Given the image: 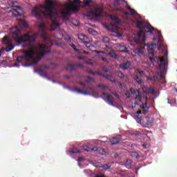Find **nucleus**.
<instances>
[{
  "instance_id": "obj_8",
  "label": "nucleus",
  "mask_w": 177,
  "mask_h": 177,
  "mask_svg": "<svg viewBox=\"0 0 177 177\" xmlns=\"http://www.w3.org/2000/svg\"><path fill=\"white\" fill-rule=\"evenodd\" d=\"M143 121L144 127H145V128H149V127H153L154 119H153V118H145Z\"/></svg>"
},
{
  "instance_id": "obj_42",
  "label": "nucleus",
  "mask_w": 177,
  "mask_h": 177,
  "mask_svg": "<svg viewBox=\"0 0 177 177\" xmlns=\"http://www.w3.org/2000/svg\"><path fill=\"white\" fill-rule=\"evenodd\" d=\"M87 81L88 82H91V81H95V79H93V77H91V76H88V77H87Z\"/></svg>"
},
{
  "instance_id": "obj_12",
  "label": "nucleus",
  "mask_w": 177,
  "mask_h": 177,
  "mask_svg": "<svg viewBox=\"0 0 177 177\" xmlns=\"http://www.w3.org/2000/svg\"><path fill=\"white\" fill-rule=\"evenodd\" d=\"M86 73H88V74H92V75H100V77H103V73H100V71L95 72L92 71L91 69H86Z\"/></svg>"
},
{
  "instance_id": "obj_6",
  "label": "nucleus",
  "mask_w": 177,
  "mask_h": 177,
  "mask_svg": "<svg viewBox=\"0 0 177 177\" xmlns=\"http://www.w3.org/2000/svg\"><path fill=\"white\" fill-rule=\"evenodd\" d=\"M103 9L102 8H97L95 10L87 12L84 14L86 17H91V19H97V17H102V12Z\"/></svg>"
},
{
  "instance_id": "obj_50",
  "label": "nucleus",
  "mask_w": 177,
  "mask_h": 177,
  "mask_svg": "<svg viewBox=\"0 0 177 177\" xmlns=\"http://www.w3.org/2000/svg\"><path fill=\"white\" fill-rule=\"evenodd\" d=\"M137 71H138V74H140V75H142L143 71H140V69H137Z\"/></svg>"
},
{
  "instance_id": "obj_44",
  "label": "nucleus",
  "mask_w": 177,
  "mask_h": 177,
  "mask_svg": "<svg viewBox=\"0 0 177 177\" xmlns=\"http://www.w3.org/2000/svg\"><path fill=\"white\" fill-rule=\"evenodd\" d=\"M71 153H80V151H78V149H73L71 150Z\"/></svg>"
},
{
  "instance_id": "obj_4",
  "label": "nucleus",
  "mask_w": 177,
  "mask_h": 177,
  "mask_svg": "<svg viewBox=\"0 0 177 177\" xmlns=\"http://www.w3.org/2000/svg\"><path fill=\"white\" fill-rule=\"evenodd\" d=\"M137 28H143L140 30L133 38V41L136 44L142 45L146 41V33H149L151 35L153 31H154V27L151 26L150 24L143 22L142 21H136Z\"/></svg>"
},
{
  "instance_id": "obj_2",
  "label": "nucleus",
  "mask_w": 177,
  "mask_h": 177,
  "mask_svg": "<svg viewBox=\"0 0 177 177\" xmlns=\"http://www.w3.org/2000/svg\"><path fill=\"white\" fill-rule=\"evenodd\" d=\"M19 24V26H15V28H12L10 30L15 41L18 42V44H21L22 42H35V39L37 37V33L30 35L29 32H27L20 37V34H21L23 27L27 28V27H28V23L25 20L21 19Z\"/></svg>"
},
{
  "instance_id": "obj_46",
  "label": "nucleus",
  "mask_w": 177,
  "mask_h": 177,
  "mask_svg": "<svg viewBox=\"0 0 177 177\" xmlns=\"http://www.w3.org/2000/svg\"><path fill=\"white\" fill-rule=\"evenodd\" d=\"M102 70L104 71V73H109V69L106 66H103Z\"/></svg>"
},
{
  "instance_id": "obj_5",
  "label": "nucleus",
  "mask_w": 177,
  "mask_h": 177,
  "mask_svg": "<svg viewBox=\"0 0 177 177\" xmlns=\"http://www.w3.org/2000/svg\"><path fill=\"white\" fill-rule=\"evenodd\" d=\"M80 10V8L77 6H75L74 3H71L69 6L66 8L65 10L60 11L59 14L61 15L63 19H66L67 16H70L71 12H78Z\"/></svg>"
},
{
  "instance_id": "obj_41",
  "label": "nucleus",
  "mask_w": 177,
  "mask_h": 177,
  "mask_svg": "<svg viewBox=\"0 0 177 177\" xmlns=\"http://www.w3.org/2000/svg\"><path fill=\"white\" fill-rule=\"evenodd\" d=\"M102 168H104V169H109V168H110V166L107 164H105L102 166Z\"/></svg>"
},
{
  "instance_id": "obj_54",
  "label": "nucleus",
  "mask_w": 177,
  "mask_h": 177,
  "mask_svg": "<svg viewBox=\"0 0 177 177\" xmlns=\"http://www.w3.org/2000/svg\"><path fill=\"white\" fill-rule=\"evenodd\" d=\"M104 41L105 42H109V39L107 37H104Z\"/></svg>"
},
{
  "instance_id": "obj_29",
  "label": "nucleus",
  "mask_w": 177,
  "mask_h": 177,
  "mask_svg": "<svg viewBox=\"0 0 177 177\" xmlns=\"http://www.w3.org/2000/svg\"><path fill=\"white\" fill-rule=\"evenodd\" d=\"M133 79L135 80V81H136V82H138V84H142V80L140 79L138 75H135L133 77Z\"/></svg>"
},
{
  "instance_id": "obj_39",
  "label": "nucleus",
  "mask_w": 177,
  "mask_h": 177,
  "mask_svg": "<svg viewBox=\"0 0 177 177\" xmlns=\"http://www.w3.org/2000/svg\"><path fill=\"white\" fill-rule=\"evenodd\" d=\"M102 77H104V78H106V80H110V78H111V75H102Z\"/></svg>"
},
{
  "instance_id": "obj_28",
  "label": "nucleus",
  "mask_w": 177,
  "mask_h": 177,
  "mask_svg": "<svg viewBox=\"0 0 177 177\" xmlns=\"http://www.w3.org/2000/svg\"><path fill=\"white\" fill-rule=\"evenodd\" d=\"M13 49H15L13 45H9L6 48V52H10V50H13Z\"/></svg>"
},
{
  "instance_id": "obj_20",
  "label": "nucleus",
  "mask_w": 177,
  "mask_h": 177,
  "mask_svg": "<svg viewBox=\"0 0 177 177\" xmlns=\"http://www.w3.org/2000/svg\"><path fill=\"white\" fill-rule=\"evenodd\" d=\"M133 52L136 55H138V56H142V55H143V51L141 48H136L133 50Z\"/></svg>"
},
{
  "instance_id": "obj_60",
  "label": "nucleus",
  "mask_w": 177,
  "mask_h": 177,
  "mask_svg": "<svg viewBox=\"0 0 177 177\" xmlns=\"http://www.w3.org/2000/svg\"><path fill=\"white\" fill-rule=\"evenodd\" d=\"M115 6H118V0H115Z\"/></svg>"
},
{
  "instance_id": "obj_21",
  "label": "nucleus",
  "mask_w": 177,
  "mask_h": 177,
  "mask_svg": "<svg viewBox=\"0 0 177 177\" xmlns=\"http://www.w3.org/2000/svg\"><path fill=\"white\" fill-rule=\"evenodd\" d=\"M142 92L145 93V95H149V93H150L149 88L145 86H142Z\"/></svg>"
},
{
  "instance_id": "obj_11",
  "label": "nucleus",
  "mask_w": 177,
  "mask_h": 177,
  "mask_svg": "<svg viewBox=\"0 0 177 177\" xmlns=\"http://www.w3.org/2000/svg\"><path fill=\"white\" fill-rule=\"evenodd\" d=\"M129 67H131V62L129 61L120 64V68H122V70H128Z\"/></svg>"
},
{
  "instance_id": "obj_38",
  "label": "nucleus",
  "mask_w": 177,
  "mask_h": 177,
  "mask_svg": "<svg viewBox=\"0 0 177 177\" xmlns=\"http://www.w3.org/2000/svg\"><path fill=\"white\" fill-rule=\"evenodd\" d=\"M130 92L131 93H132V95H136V92H139L138 90H135L133 88H131L130 89Z\"/></svg>"
},
{
  "instance_id": "obj_35",
  "label": "nucleus",
  "mask_w": 177,
  "mask_h": 177,
  "mask_svg": "<svg viewBox=\"0 0 177 177\" xmlns=\"http://www.w3.org/2000/svg\"><path fill=\"white\" fill-rule=\"evenodd\" d=\"M149 93L154 95V93H156V90H154V88H153L151 87H149Z\"/></svg>"
},
{
  "instance_id": "obj_63",
  "label": "nucleus",
  "mask_w": 177,
  "mask_h": 177,
  "mask_svg": "<svg viewBox=\"0 0 177 177\" xmlns=\"http://www.w3.org/2000/svg\"><path fill=\"white\" fill-rule=\"evenodd\" d=\"M77 59H79V60H84V57L79 56V57H77Z\"/></svg>"
},
{
  "instance_id": "obj_62",
  "label": "nucleus",
  "mask_w": 177,
  "mask_h": 177,
  "mask_svg": "<svg viewBox=\"0 0 177 177\" xmlns=\"http://www.w3.org/2000/svg\"><path fill=\"white\" fill-rule=\"evenodd\" d=\"M84 44L85 46H88V45H89V41H84Z\"/></svg>"
},
{
  "instance_id": "obj_53",
  "label": "nucleus",
  "mask_w": 177,
  "mask_h": 177,
  "mask_svg": "<svg viewBox=\"0 0 177 177\" xmlns=\"http://www.w3.org/2000/svg\"><path fill=\"white\" fill-rule=\"evenodd\" d=\"M80 53H84V55H89V52L83 50V52L80 51Z\"/></svg>"
},
{
  "instance_id": "obj_10",
  "label": "nucleus",
  "mask_w": 177,
  "mask_h": 177,
  "mask_svg": "<svg viewBox=\"0 0 177 177\" xmlns=\"http://www.w3.org/2000/svg\"><path fill=\"white\" fill-rule=\"evenodd\" d=\"M111 26H117L120 23V20L118 19V17L115 16L111 15Z\"/></svg>"
},
{
  "instance_id": "obj_16",
  "label": "nucleus",
  "mask_w": 177,
  "mask_h": 177,
  "mask_svg": "<svg viewBox=\"0 0 177 177\" xmlns=\"http://www.w3.org/2000/svg\"><path fill=\"white\" fill-rule=\"evenodd\" d=\"M141 109L142 110L143 114H146L147 113V110H149V107H147V102H145V104L141 106Z\"/></svg>"
},
{
  "instance_id": "obj_61",
  "label": "nucleus",
  "mask_w": 177,
  "mask_h": 177,
  "mask_svg": "<svg viewBox=\"0 0 177 177\" xmlns=\"http://www.w3.org/2000/svg\"><path fill=\"white\" fill-rule=\"evenodd\" d=\"M147 146H149L147 144L142 145V147H144V149H147Z\"/></svg>"
},
{
  "instance_id": "obj_43",
  "label": "nucleus",
  "mask_w": 177,
  "mask_h": 177,
  "mask_svg": "<svg viewBox=\"0 0 177 177\" xmlns=\"http://www.w3.org/2000/svg\"><path fill=\"white\" fill-rule=\"evenodd\" d=\"M144 135H147V137H149L148 133H151V131H149L147 130H144L143 131Z\"/></svg>"
},
{
  "instance_id": "obj_32",
  "label": "nucleus",
  "mask_w": 177,
  "mask_h": 177,
  "mask_svg": "<svg viewBox=\"0 0 177 177\" xmlns=\"http://www.w3.org/2000/svg\"><path fill=\"white\" fill-rule=\"evenodd\" d=\"M88 32L89 34H95V30H93V28H89L88 29Z\"/></svg>"
},
{
  "instance_id": "obj_47",
  "label": "nucleus",
  "mask_w": 177,
  "mask_h": 177,
  "mask_svg": "<svg viewBox=\"0 0 177 177\" xmlns=\"http://www.w3.org/2000/svg\"><path fill=\"white\" fill-rule=\"evenodd\" d=\"M39 27L40 28H45V24H39Z\"/></svg>"
},
{
  "instance_id": "obj_31",
  "label": "nucleus",
  "mask_w": 177,
  "mask_h": 177,
  "mask_svg": "<svg viewBox=\"0 0 177 177\" xmlns=\"http://www.w3.org/2000/svg\"><path fill=\"white\" fill-rule=\"evenodd\" d=\"M73 91H75L76 92H77L78 93H84V91L81 90V89H78L77 87H75V88H73Z\"/></svg>"
},
{
  "instance_id": "obj_58",
  "label": "nucleus",
  "mask_w": 177,
  "mask_h": 177,
  "mask_svg": "<svg viewBox=\"0 0 177 177\" xmlns=\"http://www.w3.org/2000/svg\"><path fill=\"white\" fill-rule=\"evenodd\" d=\"M73 50H74L75 52H80V53H81V50L77 49V47H75V48H73Z\"/></svg>"
},
{
  "instance_id": "obj_57",
  "label": "nucleus",
  "mask_w": 177,
  "mask_h": 177,
  "mask_svg": "<svg viewBox=\"0 0 177 177\" xmlns=\"http://www.w3.org/2000/svg\"><path fill=\"white\" fill-rule=\"evenodd\" d=\"M86 88H87L88 89H89L90 91H93V87H91L89 86H86Z\"/></svg>"
},
{
  "instance_id": "obj_48",
  "label": "nucleus",
  "mask_w": 177,
  "mask_h": 177,
  "mask_svg": "<svg viewBox=\"0 0 177 177\" xmlns=\"http://www.w3.org/2000/svg\"><path fill=\"white\" fill-rule=\"evenodd\" d=\"M108 80H109V81H111V82H115V79L113 78V77H111V75L110 79H108Z\"/></svg>"
},
{
  "instance_id": "obj_25",
  "label": "nucleus",
  "mask_w": 177,
  "mask_h": 177,
  "mask_svg": "<svg viewBox=\"0 0 177 177\" xmlns=\"http://www.w3.org/2000/svg\"><path fill=\"white\" fill-rule=\"evenodd\" d=\"M3 44H9V37L8 35H6L2 39Z\"/></svg>"
},
{
  "instance_id": "obj_19",
  "label": "nucleus",
  "mask_w": 177,
  "mask_h": 177,
  "mask_svg": "<svg viewBox=\"0 0 177 177\" xmlns=\"http://www.w3.org/2000/svg\"><path fill=\"white\" fill-rule=\"evenodd\" d=\"M127 8L128 10L130 12V16H133V15H136V10L131 8L130 6H127Z\"/></svg>"
},
{
  "instance_id": "obj_15",
  "label": "nucleus",
  "mask_w": 177,
  "mask_h": 177,
  "mask_svg": "<svg viewBox=\"0 0 177 177\" xmlns=\"http://www.w3.org/2000/svg\"><path fill=\"white\" fill-rule=\"evenodd\" d=\"M120 52H124V53H128V49L124 45H120L118 47Z\"/></svg>"
},
{
  "instance_id": "obj_34",
  "label": "nucleus",
  "mask_w": 177,
  "mask_h": 177,
  "mask_svg": "<svg viewBox=\"0 0 177 177\" xmlns=\"http://www.w3.org/2000/svg\"><path fill=\"white\" fill-rule=\"evenodd\" d=\"M136 120L138 124H142V118H139V116H136Z\"/></svg>"
},
{
  "instance_id": "obj_52",
  "label": "nucleus",
  "mask_w": 177,
  "mask_h": 177,
  "mask_svg": "<svg viewBox=\"0 0 177 177\" xmlns=\"http://www.w3.org/2000/svg\"><path fill=\"white\" fill-rule=\"evenodd\" d=\"M101 60H102V62H105L106 63H107V62H108L107 58H106V57H102Z\"/></svg>"
},
{
  "instance_id": "obj_24",
  "label": "nucleus",
  "mask_w": 177,
  "mask_h": 177,
  "mask_svg": "<svg viewBox=\"0 0 177 177\" xmlns=\"http://www.w3.org/2000/svg\"><path fill=\"white\" fill-rule=\"evenodd\" d=\"M39 74L41 77H48V73H46V72L42 69L39 70Z\"/></svg>"
},
{
  "instance_id": "obj_56",
  "label": "nucleus",
  "mask_w": 177,
  "mask_h": 177,
  "mask_svg": "<svg viewBox=\"0 0 177 177\" xmlns=\"http://www.w3.org/2000/svg\"><path fill=\"white\" fill-rule=\"evenodd\" d=\"M66 41H67L68 42H71V37H68V38L65 39Z\"/></svg>"
},
{
  "instance_id": "obj_36",
  "label": "nucleus",
  "mask_w": 177,
  "mask_h": 177,
  "mask_svg": "<svg viewBox=\"0 0 177 177\" xmlns=\"http://www.w3.org/2000/svg\"><path fill=\"white\" fill-rule=\"evenodd\" d=\"M133 157H136V158H140V156H139V153L137 152H133Z\"/></svg>"
},
{
  "instance_id": "obj_59",
  "label": "nucleus",
  "mask_w": 177,
  "mask_h": 177,
  "mask_svg": "<svg viewBox=\"0 0 177 177\" xmlns=\"http://www.w3.org/2000/svg\"><path fill=\"white\" fill-rule=\"evenodd\" d=\"M86 63H87V64H89L90 66H92L93 64V62H92L91 61H87Z\"/></svg>"
},
{
  "instance_id": "obj_23",
  "label": "nucleus",
  "mask_w": 177,
  "mask_h": 177,
  "mask_svg": "<svg viewBox=\"0 0 177 177\" xmlns=\"http://www.w3.org/2000/svg\"><path fill=\"white\" fill-rule=\"evenodd\" d=\"M116 75L119 77V78H124L125 77V75L124 74V73H122V71H118L116 72Z\"/></svg>"
},
{
  "instance_id": "obj_18",
  "label": "nucleus",
  "mask_w": 177,
  "mask_h": 177,
  "mask_svg": "<svg viewBox=\"0 0 177 177\" xmlns=\"http://www.w3.org/2000/svg\"><path fill=\"white\" fill-rule=\"evenodd\" d=\"M149 59L151 62V63H154V62H156V59H154V53L153 52H151L149 54Z\"/></svg>"
},
{
  "instance_id": "obj_7",
  "label": "nucleus",
  "mask_w": 177,
  "mask_h": 177,
  "mask_svg": "<svg viewBox=\"0 0 177 177\" xmlns=\"http://www.w3.org/2000/svg\"><path fill=\"white\" fill-rule=\"evenodd\" d=\"M156 62L160 70H162V71H165V70H167V66H168V64L166 63L165 59H164V57H158V58H156Z\"/></svg>"
},
{
  "instance_id": "obj_3",
  "label": "nucleus",
  "mask_w": 177,
  "mask_h": 177,
  "mask_svg": "<svg viewBox=\"0 0 177 177\" xmlns=\"http://www.w3.org/2000/svg\"><path fill=\"white\" fill-rule=\"evenodd\" d=\"M56 3L52 0H47L44 5L36 6L32 10V15L40 20L45 17L52 19L55 17V5Z\"/></svg>"
},
{
  "instance_id": "obj_1",
  "label": "nucleus",
  "mask_w": 177,
  "mask_h": 177,
  "mask_svg": "<svg viewBox=\"0 0 177 177\" xmlns=\"http://www.w3.org/2000/svg\"><path fill=\"white\" fill-rule=\"evenodd\" d=\"M48 49H50V46L46 44H39L37 43L34 45V49L30 50H24L22 53H24L25 55L18 56L17 58V62L19 63H21L23 60H27L30 62V60H34V55H39V60H41L45 55H48L50 51L46 50Z\"/></svg>"
},
{
  "instance_id": "obj_27",
  "label": "nucleus",
  "mask_w": 177,
  "mask_h": 177,
  "mask_svg": "<svg viewBox=\"0 0 177 177\" xmlns=\"http://www.w3.org/2000/svg\"><path fill=\"white\" fill-rule=\"evenodd\" d=\"M91 2H92V0H84L82 3H84V6H89ZM84 6H82V8H84Z\"/></svg>"
},
{
  "instance_id": "obj_45",
  "label": "nucleus",
  "mask_w": 177,
  "mask_h": 177,
  "mask_svg": "<svg viewBox=\"0 0 177 177\" xmlns=\"http://www.w3.org/2000/svg\"><path fill=\"white\" fill-rule=\"evenodd\" d=\"M78 84H80V85H82V86H83V88H86V84H85V83H84L82 82H79Z\"/></svg>"
},
{
  "instance_id": "obj_49",
  "label": "nucleus",
  "mask_w": 177,
  "mask_h": 177,
  "mask_svg": "<svg viewBox=\"0 0 177 177\" xmlns=\"http://www.w3.org/2000/svg\"><path fill=\"white\" fill-rule=\"evenodd\" d=\"M74 3H75L81 4V3H82V1H81L80 0H75V1H74Z\"/></svg>"
},
{
  "instance_id": "obj_33",
  "label": "nucleus",
  "mask_w": 177,
  "mask_h": 177,
  "mask_svg": "<svg viewBox=\"0 0 177 177\" xmlns=\"http://www.w3.org/2000/svg\"><path fill=\"white\" fill-rule=\"evenodd\" d=\"M94 53H97L99 55V53H102V55H106V52L104 51H100V50H94Z\"/></svg>"
},
{
  "instance_id": "obj_26",
  "label": "nucleus",
  "mask_w": 177,
  "mask_h": 177,
  "mask_svg": "<svg viewBox=\"0 0 177 177\" xmlns=\"http://www.w3.org/2000/svg\"><path fill=\"white\" fill-rule=\"evenodd\" d=\"M109 55L111 57H113V59H118V55H117V54H115V53L110 52V53H109Z\"/></svg>"
},
{
  "instance_id": "obj_37",
  "label": "nucleus",
  "mask_w": 177,
  "mask_h": 177,
  "mask_svg": "<svg viewBox=\"0 0 177 177\" xmlns=\"http://www.w3.org/2000/svg\"><path fill=\"white\" fill-rule=\"evenodd\" d=\"M75 66L78 67V68H82L84 67V65L81 63H76Z\"/></svg>"
},
{
  "instance_id": "obj_64",
  "label": "nucleus",
  "mask_w": 177,
  "mask_h": 177,
  "mask_svg": "<svg viewBox=\"0 0 177 177\" xmlns=\"http://www.w3.org/2000/svg\"><path fill=\"white\" fill-rule=\"evenodd\" d=\"M93 151H97V147H93Z\"/></svg>"
},
{
  "instance_id": "obj_22",
  "label": "nucleus",
  "mask_w": 177,
  "mask_h": 177,
  "mask_svg": "<svg viewBox=\"0 0 177 177\" xmlns=\"http://www.w3.org/2000/svg\"><path fill=\"white\" fill-rule=\"evenodd\" d=\"M51 27H54V28H51V30L53 31H55V30H56V28H57V27H59V24H57V22L54 21L51 24Z\"/></svg>"
},
{
  "instance_id": "obj_55",
  "label": "nucleus",
  "mask_w": 177,
  "mask_h": 177,
  "mask_svg": "<svg viewBox=\"0 0 177 177\" xmlns=\"http://www.w3.org/2000/svg\"><path fill=\"white\" fill-rule=\"evenodd\" d=\"M113 95L114 96H115V97H117L118 99H120V95H118V93H114Z\"/></svg>"
},
{
  "instance_id": "obj_51",
  "label": "nucleus",
  "mask_w": 177,
  "mask_h": 177,
  "mask_svg": "<svg viewBox=\"0 0 177 177\" xmlns=\"http://www.w3.org/2000/svg\"><path fill=\"white\" fill-rule=\"evenodd\" d=\"M83 148L85 150V151H89V147H88L87 146H84L83 147Z\"/></svg>"
},
{
  "instance_id": "obj_40",
  "label": "nucleus",
  "mask_w": 177,
  "mask_h": 177,
  "mask_svg": "<svg viewBox=\"0 0 177 177\" xmlns=\"http://www.w3.org/2000/svg\"><path fill=\"white\" fill-rule=\"evenodd\" d=\"M158 77H160V78H161V80H164V75H162V72H159L158 73Z\"/></svg>"
},
{
  "instance_id": "obj_30",
  "label": "nucleus",
  "mask_w": 177,
  "mask_h": 177,
  "mask_svg": "<svg viewBox=\"0 0 177 177\" xmlns=\"http://www.w3.org/2000/svg\"><path fill=\"white\" fill-rule=\"evenodd\" d=\"M41 38H43L44 39H48V34H46V32H42Z\"/></svg>"
},
{
  "instance_id": "obj_17",
  "label": "nucleus",
  "mask_w": 177,
  "mask_h": 177,
  "mask_svg": "<svg viewBox=\"0 0 177 177\" xmlns=\"http://www.w3.org/2000/svg\"><path fill=\"white\" fill-rule=\"evenodd\" d=\"M125 166L128 169H131V168H132V160L131 159H128L126 161Z\"/></svg>"
},
{
  "instance_id": "obj_9",
  "label": "nucleus",
  "mask_w": 177,
  "mask_h": 177,
  "mask_svg": "<svg viewBox=\"0 0 177 177\" xmlns=\"http://www.w3.org/2000/svg\"><path fill=\"white\" fill-rule=\"evenodd\" d=\"M102 95L106 99L108 104H109V106H114V97H113V95H111L110 94L106 93H102Z\"/></svg>"
},
{
  "instance_id": "obj_14",
  "label": "nucleus",
  "mask_w": 177,
  "mask_h": 177,
  "mask_svg": "<svg viewBox=\"0 0 177 177\" xmlns=\"http://www.w3.org/2000/svg\"><path fill=\"white\" fill-rule=\"evenodd\" d=\"M120 143V140L117 138H112L110 139V144L111 145H118Z\"/></svg>"
},
{
  "instance_id": "obj_13",
  "label": "nucleus",
  "mask_w": 177,
  "mask_h": 177,
  "mask_svg": "<svg viewBox=\"0 0 177 177\" xmlns=\"http://www.w3.org/2000/svg\"><path fill=\"white\" fill-rule=\"evenodd\" d=\"M66 70H68V71H74V70H75V65L72 63H68L66 65Z\"/></svg>"
}]
</instances>
